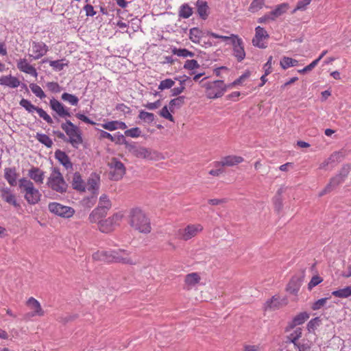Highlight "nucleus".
Segmentation results:
<instances>
[{"mask_svg": "<svg viewBox=\"0 0 351 351\" xmlns=\"http://www.w3.org/2000/svg\"><path fill=\"white\" fill-rule=\"evenodd\" d=\"M124 145L127 152L136 158L150 160H160L165 158L158 152L138 145L136 143L125 141Z\"/></svg>", "mask_w": 351, "mask_h": 351, "instance_id": "f257e3e1", "label": "nucleus"}, {"mask_svg": "<svg viewBox=\"0 0 351 351\" xmlns=\"http://www.w3.org/2000/svg\"><path fill=\"white\" fill-rule=\"evenodd\" d=\"M46 185L51 191L62 195L66 193L69 187L68 184L58 167L51 168Z\"/></svg>", "mask_w": 351, "mask_h": 351, "instance_id": "f03ea898", "label": "nucleus"}, {"mask_svg": "<svg viewBox=\"0 0 351 351\" xmlns=\"http://www.w3.org/2000/svg\"><path fill=\"white\" fill-rule=\"evenodd\" d=\"M130 224L135 230L142 233H149L151 231L149 219L139 208H134L130 211Z\"/></svg>", "mask_w": 351, "mask_h": 351, "instance_id": "7ed1b4c3", "label": "nucleus"}, {"mask_svg": "<svg viewBox=\"0 0 351 351\" xmlns=\"http://www.w3.org/2000/svg\"><path fill=\"white\" fill-rule=\"evenodd\" d=\"M19 186L24 193L25 199L29 204L35 205L40 202L41 193L30 180L25 178L20 179Z\"/></svg>", "mask_w": 351, "mask_h": 351, "instance_id": "20e7f679", "label": "nucleus"}, {"mask_svg": "<svg viewBox=\"0 0 351 351\" xmlns=\"http://www.w3.org/2000/svg\"><path fill=\"white\" fill-rule=\"evenodd\" d=\"M351 165L350 164L343 165L339 171L330 179L328 184L322 191H320L319 196L322 197L331 192L337 186L343 183L348 177Z\"/></svg>", "mask_w": 351, "mask_h": 351, "instance_id": "39448f33", "label": "nucleus"}, {"mask_svg": "<svg viewBox=\"0 0 351 351\" xmlns=\"http://www.w3.org/2000/svg\"><path fill=\"white\" fill-rule=\"evenodd\" d=\"M61 128L68 136L66 142L71 143L73 147L78 148L83 143V138L80 129L69 120H66L65 123H62Z\"/></svg>", "mask_w": 351, "mask_h": 351, "instance_id": "423d86ee", "label": "nucleus"}, {"mask_svg": "<svg viewBox=\"0 0 351 351\" xmlns=\"http://www.w3.org/2000/svg\"><path fill=\"white\" fill-rule=\"evenodd\" d=\"M111 263H121L123 265H135L138 263L137 258L132 253L124 249L111 251Z\"/></svg>", "mask_w": 351, "mask_h": 351, "instance_id": "0eeeda50", "label": "nucleus"}, {"mask_svg": "<svg viewBox=\"0 0 351 351\" xmlns=\"http://www.w3.org/2000/svg\"><path fill=\"white\" fill-rule=\"evenodd\" d=\"M204 87L207 90V97L210 99H215L221 97L226 92L228 87L223 81L216 80L213 82H208L205 84Z\"/></svg>", "mask_w": 351, "mask_h": 351, "instance_id": "6e6552de", "label": "nucleus"}, {"mask_svg": "<svg viewBox=\"0 0 351 351\" xmlns=\"http://www.w3.org/2000/svg\"><path fill=\"white\" fill-rule=\"evenodd\" d=\"M110 178L112 180H120L125 173L126 169L123 162L116 158H112L108 162Z\"/></svg>", "mask_w": 351, "mask_h": 351, "instance_id": "1a4fd4ad", "label": "nucleus"}, {"mask_svg": "<svg viewBox=\"0 0 351 351\" xmlns=\"http://www.w3.org/2000/svg\"><path fill=\"white\" fill-rule=\"evenodd\" d=\"M203 230L201 224H189L184 228L179 229L177 231L178 239L188 241L197 236Z\"/></svg>", "mask_w": 351, "mask_h": 351, "instance_id": "9d476101", "label": "nucleus"}, {"mask_svg": "<svg viewBox=\"0 0 351 351\" xmlns=\"http://www.w3.org/2000/svg\"><path fill=\"white\" fill-rule=\"evenodd\" d=\"M48 208L51 213L64 218L71 217L75 213V210L73 208L57 202L50 203Z\"/></svg>", "mask_w": 351, "mask_h": 351, "instance_id": "9b49d317", "label": "nucleus"}, {"mask_svg": "<svg viewBox=\"0 0 351 351\" xmlns=\"http://www.w3.org/2000/svg\"><path fill=\"white\" fill-rule=\"evenodd\" d=\"M269 37L267 31L263 27L258 26L255 28V36L252 39V44L260 49H265Z\"/></svg>", "mask_w": 351, "mask_h": 351, "instance_id": "f8f14e48", "label": "nucleus"}, {"mask_svg": "<svg viewBox=\"0 0 351 351\" xmlns=\"http://www.w3.org/2000/svg\"><path fill=\"white\" fill-rule=\"evenodd\" d=\"M27 306L32 310L31 312L27 313L25 316L27 318H31L34 316L42 317L45 315V311L42 308L40 302L35 298L31 297L27 301Z\"/></svg>", "mask_w": 351, "mask_h": 351, "instance_id": "ddd939ff", "label": "nucleus"}, {"mask_svg": "<svg viewBox=\"0 0 351 351\" xmlns=\"http://www.w3.org/2000/svg\"><path fill=\"white\" fill-rule=\"evenodd\" d=\"M32 47L33 53L30 56L34 60L40 58L48 51V47L43 42H33Z\"/></svg>", "mask_w": 351, "mask_h": 351, "instance_id": "4468645a", "label": "nucleus"}, {"mask_svg": "<svg viewBox=\"0 0 351 351\" xmlns=\"http://www.w3.org/2000/svg\"><path fill=\"white\" fill-rule=\"evenodd\" d=\"M1 196L2 199L8 204L13 206L15 208L20 206L19 203L17 202L16 195L12 193L10 189L8 187H3L0 189Z\"/></svg>", "mask_w": 351, "mask_h": 351, "instance_id": "2eb2a0df", "label": "nucleus"}, {"mask_svg": "<svg viewBox=\"0 0 351 351\" xmlns=\"http://www.w3.org/2000/svg\"><path fill=\"white\" fill-rule=\"evenodd\" d=\"M232 45L233 46L234 56L239 62L242 61L245 57L243 40L237 36V38L233 40Z\"/></svg>", "mask_w": 351, "mask_h": 351, "instance_id": "dca6fc26", "label": "nucleus"}, {"mask_svg": "<svg viewBox=\"0 0 351 351\" xmlns=\"http://www.w3.org/2000/svg\"><path fill=\"white\" fill-rule=\"evenodd\" d=\"M50 106L60 117H71L68 109L59 101L52 99L50 100Z\"/></svg>", "mask_w": 351, "mask_h": 351, "instance_id": "f3484780", "label": "nucleus"}, {"mask_svg": "<svg viewBox=\"0 0 351 351\" xmlns=\"http://www.w3.org/2000/svg\"><path fill=\"white\" fill-rule=\"evenodd\" d=\"M17 68L22 72L37 77L38 73L36 69L30 65L25 58L19 59L17 61Z\"/></svg>", "mask_w": 351, "mask_h": 351, "instance_id": "a211bd4d", "label": "nucleus"}, {"mask_svg": "<svg viewBox=\"0 0 351 351\" xmlns=\"http://www.w3.org/2000/svg\"><path fill=\"white\" fill-rule=\"evenodd\" d=\"M28 176L38 184H42L44 182L45 172L38 167H32L28 171Z\"/></svg>", "mask_w": 351, "mask_h": 351, "instance_id": "6ab92c4d", "label": "nucleus"}, {"mask_svg": "<svg viewBox=\"0 0 351 351\" xmlns=\"http://www.w3.org/2000/svg\"><path fill=\"white\" fill-rule=\"evenodd\" d=\"M243 161V158L241 156H228L222 158L220 162L215 163V167L221 166H234L239 164Z\"/></svg>", "mask_w": 351, "mask_h": 351, "instance_id": "aec40b11", "label": "nucleus"}, {"mask_svg": "<svg viewBox=\"0 0 351 351\" xmlns=\"http://www.w3.org/2000/svg\"><path fill=\"white\" fill-rule=\"evenodd\" d=\"M18 176L15 167H8L4 169V178L10 186L16 185Z\"/></svg>", "mask_w": 351, "mask_h": 351, "instance_id": "412c9836", "label": "nucleus"}, {"mask_svg": "<svg viewBox=\"0 0 351 351\" xmlns=\"http://www.w3.org/2000/svg\"><path fill=\"white\" fill-rule=\"evenodd\" d=\"M287 304V300L283 298L280 299L279 297L274 296L271 299L267 301L265 304L266 310H275L278 309Z\"/></svg>", "mask_w": 351, "mask_h": 351, "instance_id": "4be33fe9", "label": "nucleus"}, {"mask_svg": "<svg viewBox=\"0 0 351 351\" xmlns=\"http://www.w3.org/2000/svg\"><path fill=\"white\" fill-rule=\"evenodd\" d=\"M99 176L97 173H92L89 177L86 184L88 191L93 193H95L99 190Z\"/></svg>", "mask_w": 351, "mask_h": 351, "instance_id": "5701e85b", "label": "nucleus"}, {"mask_svg": "<svg viewBox=\"0 0 351 351\" xmlns=\"http://www.w3.org/2000/svg\"><path fill=\"white\" fill-rule=\"evenodd\" d=\"M201 280L199 275L196 273H191L185 276L184 284L186 289H191L197 285Z\"/></svg>", "mask_w": 351, "mask_h": 351, "instance_id": "b1692460", "label": "nucleus"}, {"mask_svg": "<svg viewBox=\"0 0 351 351\" xmlns=\"http://www.w3.org/2000/svg\"><path fill=\"white\" fill-rule=\"evenodd\" d=\"M206 34V32H202L197 27H193L190 29L189 38L194 43L201 44L202 38Z\"/></svg>", "mask_w": 351, "mask_h": 351, "instance_id": "393cba45", "label": "nucleus"}, {"mask_svg": "<svg viewBox=\"0 0 351 351\" xmlns=\"http://www.w3.org/2000/svg\"><path fill=\"white\" fill-rule=\"evenodd\" d=\"M72 187L77 191H84L86 189V186L84 182L83 181L81 175L78 172H75L73 174L72 181H71Z\"/></svg>", "mask_w": 351, "mask_h": 351, "instance_id": "a878e982", "label": "nucleus"}, {"mask_svg": "<svg viewBox=\"0 0 351 351\" xmlns=\"http://www.w3.org/2000/svg\"><path fill=\"white\" fill-rule=\"evenodd\" d=\"M56 158L66 169H72L73 165L70 161L69 156L60 150H57L55 152Z\"/></svg>", "mask_w": 351, "mask_h": 351, "instance_id": "bb28decb", "label": "nucleus"}, {"mask_svg": "<svg viewBox=\"0 0 351 351\" xmlns=\"http://www.w3.org/2000/svg\"><path fill=\"white\" fill-rule=\"evenodd\" d=\"M0 84L10 88H16L20 84V81L12 75L2 76L0 77Z\"/></svg>", "mask_w": 351, "mask_h": 351, "instance_id": "cd10ccee", "label": "nucleus"}, {"mask_svg": "<svg viewBox=\"0 0 351 351\" xmlns=\"http://www.w3.org/2000/svg\"><path fill=\"white\" fill-rule=\"evenodd\" d=\"M289 8V5L286 3H281L276 6V8L271 11L270 16L273 19L274 21H275L277 18L282 15L284 13H285Z\"/></svg>", "mask_w": 351, "mask_h": 351, "instance_id": "c85d7f7f", "label": "nucleus"}, {"mask_svg": "<svg viewBox=\"0 0 351 351\" xmlns=\"http://www.w3.org/2000/svg\"><path fill=\"white\" fill-rule=\"evenodd\" d=\"M95 261L111 263V251H98L93 254Z\"/></svg>", "mask_w": 351, "mask_h": 351, "instance_id": "c756f323", "label": "nucleus"}, {"mask_svg": "<svg viewBox=\"0 0 351 351\" xmlns=\"http://www.w3.org/2000/svg\"><path fill=\"white\" fill-rule=\"evenodd\" d=\"M98 227L101 232L108 233L112 231L115 226L113 225V222H112L111 219L108 217L106 219L99 221Z\"/></svg>", "mask_w": 351, "mask_h": 351, "instance_id": "7c9ffc66", "label": "nucleus"}, {"mask_svg": "<svg viewBox=\"0 0 351 351\" xmlns=\"http://www.w3.org/2000/svg\"><path fill=\"white\" fill-rule=\"evenodd\" d=\"M197 13L201 19L205 20L208 16V6L206 1L198 0L196 3Z\"/></svg>", "mask_w": 351, "mask_h": 351, "instance_id": "2f4dec72", "label": "nucleus"}, {"mask_svg": "<svg viewBox=\"0 0 351 351\" xmlns=\"http://www.w3.org/2000/svg\"><path fill=\"white\" fill-rule=\"evenodd\" d=\"M193 13V8L187 3H184L180 7L178 15L180 18L188 19Z\"/></svg>", "mask_w": 351, "mask_h": 351, "instance_id": "473e14b6", "label": "nucleus"}, {"mask_svg": "<svg viewBox=\"0 0 351 351\" xmlns=\"http://www.w3.org/2000/svg\"><path fill=\"white\" fill-rule=\"evenodd\" d=\"M335 297L346 298L351 295V286H348L343 289L336 290L332 292Z\"/></svg>", "mask_w": 351, "mask_h": 351, "instance_id": "72a5a7b5", "label": "nucleus"}, {"mask_svg": "<svg viewBox=\"0 0 351 351\" xmlns=\"http://www.w3.org/2000/svg\"><path fill=\"white\" fill-rule=\"evenodd\" d=\"M300 285L298 279L293 278L289 282L287 290L292 294H296L300 289Z\"/></svg>", "mask_w": 351, "mask_h": 351, "instance_id": "f704fd0d", "label": "nucleus"}, {"mask_svg": "<svg viewBox=\"0 0 351 351\" xmlns=\"http://www.w3.org/2000/svg\"><path fill=\"white\" fill-rule=\"evenodd\" d=\"M298 61L289 57L284 56L280 60V64L283 69H287L291 66H295Z\"/></svg>", "mask_w": 351, "mask_h": 351, "instance_id": "c9c22d12", "label": "nucleus"}, {"mask_svg": "<svg viewBox=\"0 0 351 351\" xmlns=\"http://www.w3.org/2000/svg\"><path fill=\"white\" fill-rule=\"evenodd\" d=\"M308 317L309 315L307 313H300L293 318L291 326L295 327L298 325H300L307 320Z\"/></svg>", "mask_w": 351, "mask_h": 351, "instance_id": "e433bc0d", "label": "nucleus"}, {"mask_svg": "<svg viewBox=\"0 0 351 351\" xmlns=\"http://www.w3.org/2000/svg\"><path fill=\"white\" fill-rule=\"evenodd\" d=\"M173 54L176 55L179 57H193L195 56V53L193 52H191L189 51L186 49H178V48H173L171 50Z\"/></svg>", "mask_w": 351, "mask_h": 351, "instance_id": "4c0bfd02", "label": "nucleus"}, {"mask_svg": "<svg viewBox=\"0 0 351 351\" xmlns=\"http://www.w3.org/2000/svg\"><path fill=\"white\" fill-rule=\"evenodd\" d=\"M98 206L108 211L110 209L112 204L106 195L104 194L99 197Z\"/></svg>", "mask_w": 351, "mask_h": 351, "instance_id": "58836bf2", "label": "nucleus"}, {"mask_svg": "<svg viewBox=\"0 0 351 351\" xmlns=\"http://www.w3.org/2000/svg\"><path fill=\"white\" fill-rule=\"evenodd\" d=\"M36 139L43 145H45L47 147H51L53 145L52 140L45 134H39L38 133L36 136Z\"/></svg>", "mask_w": 351, "mask_h": 351, "instance_id": "ea45409f", "label": "nucleus"}, {"mask_svg": "<svg viewBox=\"0 0 351 351\" xmlns=\"http://www.w3.org/2000/svg\"><path fill=\"white\" fill-rule=\"evenodd\" d=\"M61 98L63 101L69 102L73 106H77L79 99L74 95L64 93L62 95Z\"/></svg>", "mask_w": 351, "mask_h": 351, "instance_id": "a19ab883", "label": "nucleus"}, {"mask_svg": "<svg viewBox=\"0 0 351 351\" xmlns=\"http://www.w3.org/2000/svg\"><path fill=\"white\" fill-rule=\"evenodd\" d=\"M185 97L184 96H179L175 99H173L169 102V109L171 111L173 110V108H180L184 104Z\"/></svg>", "mask_w": 351, "mask_h": 351, "instance_id": "79ce46f5", "label": "nucleus"}, {"mask_svg": "<svg viewBox=\"0 0 351 351\" xmlns=\"http://www.w3.org/2000/svg\"><path fill=\"white\" fill-rule=\"evenodd\" d=\"M138 118L145 122L149 123L154 121L155 116L153 113L142 110L138 114Z\"/></svg>", "mask_w": 351, "mask_h": 351, "instance_id": "37998d69", "label": "nucleus"}, {"mask_svg": "<svg viewBox=\"0 0 351 351\" xmlns=\"http://www.w3.org/2000/svg\"><path fill=\"white\" fill-rule=\"evenodd\" d=\"M206 35H209L213 38H220L223 41H230L231 43H233V40H235L238 36L237 35H234V34H231L230 36H221V35H219L217 34H215V33H213V32H206Z\"/></svg>", "mask_w": 351, "mask_h": 351, "instance_id": "c03bdc74", "label": "nucleus"}, {"mask_svg": "<svg viewBox=\"0 0 351 351\" xmlns=\"http://www.w3.org/2000/svg\"><path fill=\"white\" fill-rule=\"evenodd\" d=\"M302 336V330L301 328H296L293 332L291 333L288 336V339L289 342L293 343L294 345H296L298 343V340Z\"/></svg>", "mask_w": 351, "mask_h": 351, "instance_id": "a18cd8bd", "label": "nucleus"}, {"mask_svg": "<svg viewBox=\"0 0 351 351\" xmlns=\"http://www.w3.org/2000/svg\"><path fill=\"white\" fill-rule=\"evenodd\" d=\"M29 88L32 93L40 99H43L46 97L45 93L38 85L36 84H31L29 85Z\"/></svg>", "mask_w": 351, "mask_h": 351, "instance_id": "49530a36", "label": "nucleus"}, {"mask_svg": "<svg viewBox=\"0 0 351 351\" xmlns=\"http://www.w3.org/2000/svg\"><path fill=\"white\" fill-rule=\"evenodd\" d=\"M20 105L23 107L29 112H33L36 111L38 107L33 105L29 100L26 99H22L20 101Z\"/></svg>", "mask_w": 351, "mask_h": 351, "instance_id": "de8ad7c7", "label": "nucleus"}, {"mask_svg": "<svg viewBox=\"0 0 351 351\" xmlns=\"http://www.w3.org/2000/svg\"><path fill=\"white\" fill-rule=\"evenodd\" d=\"M250 76V72L249 71H245L242 75H241L238 79L234 80L232 83L228 85V88H232L237 85L241 84L246 79H247Z\"/></svg>", "mask_w": 351, "mask_h": 351, "instance_id": "09e8293b", "label": "nucleus"}, {"mask_svg": "<svg viewBox=\"0 0 351 351\" xmlns=\"http://www.w3.org/2000/svg\"><path fill=\"white\" fill-rule=\"evenodd\" d=\"M264 5V0H254L250 7L249 10L251 12H256L261 10Z\"/></svg>", "mask_w": 351, "mask_h": 351, "instance_id": "8fccbe9b", "label": "nucleus"}, {"mask_svg": "<svg viewBox=\"0 0 351 351\" xmlns=\"http://www.w3.org/2000/svg\"><path fill=\"white\" fill-rule=\"evenodd\" d=\"M63 60L49 61V64L56 71H62L65 66H67L68 63H64Z\"/></svg>", "mask_w": 351, "mask_h": 351, "instance_id": "3c124183", "label": "nucleus"}, {"mask_svg": "<svg viewBox=\"0 0 351 351\" xmlns=\"http://www.w3.org/2000/svg\"><path fill=\"white\" fill-rule=\"evenodd\" d=\"M124 134L126 136L137 138L141 135V131L139 128L136 127L125 130Z\"/></svg>", "mask_w": 351, "mask_h": 351, "instance_id": "603ef678", "label": "nucleus"}, {"mask_svg": "<svg viewBox=\"0 0 351 351\" xmlns=\"http://www.w3.org/2000/svg\"><path fill=\"white\" fill-rule=\"evenodd\" d=\"M97 211H98V209H94L89 215L88 220L90 223H97V222L99 223V221L103 220L102 219L103 217L101 216H100L99 213H98Z\"/></svg>", "mask_w": 351, "mask_h": 351, "instance_id": "864d4df0", "label": "nucleus"}, {"mask_svg": "<svg viewBox=\"0 0 351 351\" xmlns=\"http://www.w3.org/2000/svg\"><path fill=\"white\" fill-rule=\"evenodd\" d=\"M175 84V82L171 79H165L160 82L158 89L165 90L171 88Z\"/></svg>", "mask_w": 351, "mask_h": 351, "instance_id": "5fc2aeb1", "label": "nucleus"}, {"mask_svg": "<svg viewBox=\"0 0 351 351\" xmlns=\"http://www.w3.org/2000/svg\"><path fill=\"white\" fill-rule=\"evenodd\" d=\"M199 67V64L195 60H188L185 62L184 64V68L185 69L193 70L195 69H197Z\"/></svg>", "mask_w": 351, "mask_h": 351, "instance_id": "6e6d98bb", "label": "nucleus"}, {"mask_svg": "<svg viewBox=\"0 0 351 351\" xmlns=\"http://www.w3.org/2000/svg\"><path fill=\"white\" fill-rule=\"evenodd\" d=\"M36 112L38 114V115L45 121H46L48 123L51 124L53 123V120L51 118V117L44 110L38 108Z\"/></svg>", "mask_w": 351, "mask_h": 351, "instance_id": "4d7b16f0", "label": "nucleus"}, {"mask_svg": "<svg viewBox=\"0 0 351 351\" xmlns=\"http://www.w3.org/2000/svg\"><path fill=\"white\" fill-rule=\"evenodd\" d=\"M311 1L312 0H301L298 1L293 12H295L297 10H305L306 6L311 3Z\"/></svg>", "mask_w": 351, "mask_h": 351, "instance_id": "13d9d810", "label": "nucleus"}, {"mask_svg": "<svg viewBox=\"0 0 351 351\" xmlns=\"http://www.w3.org/2000/svg\"><path fill=\"white\" fill-rule=\"evenodd\" d=\"M345 157V154L343 152H338L333 153L330 157L329 160H331L332 162H340Z\"/></svg>", "mask_w": 351, "mask_h": 351, "instance_id": "bf43d9fd", "label": "nucleus"}, {"mask_svg": "<svg viewBox=\"0 0 351 351\" xmlns=\"http://www.w3.org/2000/svg\"><path fill=\"white\" fill-rule=\"evenodd\" d=\"M160 115L162 117L169 120L170 121H172V122L174 121V119H173V116L170 114L167 106H164L162 108V110L160 111Z\"/></svg>", "mask_w": 351, "mask_h": 351, "instance_id": "052dcab7", "label": "nucleus"}, {"mask_svg": "<svg viewBox=\"0 0 351 351\" xmlns=\"http://www.w3.org/2000/svg\"><path fill=\"white\" fill-rule=\"evenodd\" d=\"M321 323V320L319 317H315L313 319H311L307 325L308 330H314L315 328H317V326H319Z\"/></svg>", "mask_w": 351, "mask_h": 351, "instance_id": "680f3d73", "label": "nucleus"}, {"mask_svg": "<svg viewBox=\"0 0 351 351\" xmlns=\"http://www.w3.org/2000/svg\"><path fill=\"white\" fill-rule=\"evenodd\" d=\"M46 86L50 91L53 93H59L61 90V88L57 82H47Z\"/></svg>", "mask_w": 351, "mask_h": 351, "instance_id": "e2e57ef3", "label": "nucleus"}, {"mask_svg": "<svg viewBox=\"0 0 351 351\" xmlns=\"http://www.w3.org/2000/svg\"><path fill=\"white\" fill-rule=\"evenodd\" d=\"M322 282V278L318 276H313L308 285V289H312L314 287Z\"/></svg>", "mask_w": 351, "mask_h": 351, "instance_id": "0e129e2a", "label": "nucleus"}, {"mask_svg": "<svg viewBox=\"0 0 351 351\" xmlns=\"http://www.w3.org/2000/svg\"><path fill=\"white\" fill-rule=\"evenodd\" d=\"M294 346L298 348V351H309L311 349V344L308 342H298L296 345H294Z\"/></svg>", "mask_w": 351, "mask_h": 351, "instance_id": "69168bd1", "label": "nucleus"}, {"mask_svg": "<svg viewBox=\"0 0 351 351\" xmlns=\"http://www.w3.org/2000/svg\"><path fill=\"white\" fill-rule=\"evenodd\" d=\"M123 215L121 213H117L114 214L112 217H109L111 219L112 222H113V225L116 226L119 224V221H121Z\"/></svg>", "mask_w": 351, "mask_h": 351, "instance_id": "338daca9", "label": "nucleus"}, {"mask_svg": "<svg viewBox=\"0 0 351 351\" xmlns=\"http://www.w3.org/2000/svg\"><path fill=\"white\" fill-rule=\"evenodd\" d=\"M116 123L117 121H108L106 123L102 124V128L110 131H113L117 130Z\"/></svg>", "mask_w": 351, "mask_h": 351, "instance_id": "774afa93", "label": "nucleus"}]
</instances>
